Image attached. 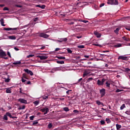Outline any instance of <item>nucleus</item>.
Wrapping results in <instances>:
<instances>
[{
	"label": "nucleus",
	"instance_id": "nucleus-39",
	"mask_svg": "<svg viewBox=\"0 0 130 130\" xmlns=\"http://www.w3.org/2000/svg\"><path fill=\"white\" fill-rule=\"evenodd\" d=\"M34 56V54H30L27 56V58H30V57H33Z\"/></svg>",
	"mask_w": 130,
	"mask_h": 130
},
{
	"label": "nucleus",
	"instance_id": "nucleus-6",
	"mask_svg": "<svg viewBox=\"0 0 130 130\" xmlns=\"http://www.w3.org/2000/svg\"><path fill=\"white\" fill-rule=\"evenodd\" d=\"M24 72H25V73H27V74H29L30 76H33L34 75L33 72L28 69H24Z\"/></svg>",
	"mask_w": 130,
	"mask_h": 130
},
{
	"label": "nucleus",
	"instance_id": "nucleus-22",
	"mask_svg": "<svg viewBox=\"0 0 130 130\" xmlns=\"http://www.w3.org/2000/svg\"><path fill=\"white\" fill-rule=\"evenodd\" d=\"M122 45L121 44H117L116 45H115L114 47H116V48H117L118 47H121Z\"/></svg>",
	"mask_w": 130,
	"mask_h": 130
},
{
	"label": "nucleus",
	"instance_id": "nucleus-51",
	"mask_svg": "<svg viewBox=\"0 0 130 130\" xmlns=\"http://www.w3.org/2000/svg\"><path fill=\"white\" fill-rule=\"evenodd\" d=\"M83 23H84L85 24H87V23H88L89 21L88 20H83L82 21Z\"/></svg>",
	"mask_w": 130,
	"mask_h": 130
},
{
	"label": "nucleus",
	"instance_id": "nucleus-53",
	"mask_svg": "<svg viewBox=\"0 0 130 130\" xmlns=\"http://www.w3.org/2000/svg\"><path fill=\"white\" fill-rule=\"evenodd\" d=\"M15 7H16L17 8H22V6L18 5H15Z\"/></svg>",
	"mask_w": 130,
	"mask_h": 130
},
{
	"label": "nucleus",
	"instance_id": "nucleus-59",
	"mask_svg": "<svg viewBox=\"0 0 130 130\" xmlns=\"http://www.w3.org/2000/svg\"><path fill=\"white\" fill-rule=\"evenodd\" d=\"M76 38H78V39H80V38H82L83 36H77Z\"/></svg>",
	"mask_w": 130,
	"mask_h": 130
},
{
	"label": "nucleus",
	"instance_id": "nucleus-17",
	"mask_svg": "<svg viewBox=\"0 0 130 130\" xmlns=\"http://www.w3.org/2000/svg\"><path fill=\"white\" fill-rule=\"evenodd\" d=\"M97 84L99 86H102L103 85V82H102L100 80H98Z\"/></svg>",
	"mask_w": 130,
	"mask_h": 130
},
{
	"label": "nucleus",
	"instance_id": "nucleus-60",
	"mask_svg": "<svg viewBox=\"0 0 130 130\" xmlns=\"http://www.w3.org/2000/svg\"><path fill=\"white\" fill-rule=\"evenodd\" d=\"M104 82H105V79H103L102 80V83H103V84H104Z\"/></svg>",
	"mask_w": 130,
	"mask_h": 130
},
{
	"label": "nucleus",
	"instance_id": "nucleus-50",
	"mask_svg": "<svg viewBox=\"0 0 130 130\" xmlns=\"http://www.w3.org/2000/svg\"><path fill=\"white\" fill-rule=\"evenodd\" d=\"M3 10H4V11H9V8H8V7H5L3 9Z\"/></svg>",
	"mask_w": 130,
	"mask_h": 130
},
{
	"label": "nucleus",
	"instance_id": "nucleus-64",
	"mask_svg": "<svg viewBox=\"0 0 130 130\" xmlns=\"http://www.w3.org/2000/svg\"><path fill=\"white\" fill-rule=\"evenodd\" d=\"M59 100H61V101H62L63 100H64V98H59Z\"/></svg>",
	"mask_w": 130,
	"mask_h": 130
},
{
	"label": "nucleus",
	"instance_id": "nucleus-20",
	"mask_svg": "<svg viewBox=\"0 0 130 130\" xmlns=\"http://www.w3.org/2000/svg\"><path fill=\"white\" fill-rule=\"evenodd\" d=\"M122 38L123 39V40H124V41H129V39L127 38L125 36L122 37Z\"/></svg>",
	"mask_w": 130,
	"mask_h": 130
},
{
	"label": "nucleus",
	"instance_id": "nucleus-48",
	"mask_svg": "<svg viewBox=\"0 0 130 130\" xmlns=\"http://www.w3.org/2000/svg\"><path fill=\"white\" fill-rule=\"evenodd\" d=\"M41 9H45V5H43L42 6H41Z\"/></svg>",
	"mask_w": 130,
	"mask_h": 130
},
{
	"label": "nucleus",
	"instance_id": "nucleus-54",
	"mask_svg": "<svg viewBox=\"0 0 130 130\" xmlns=\"http://www.w3.org/2000/svg\"><path fill=\"white\" fill-rule=\"evenodd\" d=\"M125 113H126V114L129 115L130 112H129V111H127L125 112Z\"/></svg>",
	"mask_w": 130,
	"mask_h": 130
},
{
	"label": "nucleus",
	"instance_id": "nucleus-21",
	"mask_svg": "<svg viewBox=\"0 0 130 130\" xmlns=\"http://www.w3.org/2000/svg\"><path fill=\"white\" fill-rule=\"evenodd\" d=\"M119 30H120V28H119V27L117 28L114 30L115 33H116V34L118 35V32L119 31Z\"/></svg>",
	"mask_w": 130,
	"mask_h": 130
},
{
	"label": "nucleus",
	"instance_id": "nucleus-15",
	"mask_svg": "<svg viewBox=\"0 0 130 130\" xmlns=\"http://www.w3.org/2000/svg\"><path fill=\"white\" fill-rule=\"evenodd\" d=\"M0 56H7V54L6 53V52L2 51L0 52Z\"/></svg>",
	"mask_w": 130,
	"mask_h": 130
},
{
	"label": "nucleus",
	"instance_id": "nucleus-23",
	"mask_svg": "<svg viewBox=\"0 0 130 130\" xmlns=\"http://www.w3.org/2000/svg\"><path fill=\"white\" fill-rule=\"evenodd\" d=\"M22 78L23 79H26V80H29L28 77H27V75H26V74H23L22 75Z\"/></svg>",
	"mask_w": 130,
	"mask_h": 130
},
{
	"label": "nucleus",
	"instance_id": "nucleus-9",
	"mask_svg": "<svg viewBox=\"0 0 130 130\" xmlns=\"http://www.w3.org/2000/svg\"><path fill=\"white\" fill-rule=\"evenodd\" d=\"M18 101L21 103H24V104H27V100H24V99H19Z\"/></svg>",
	"mask_w": 130,
	"mask_h": 130
},
{
	"label": "nucleus",
	"instance_id": "nucleus-5",
	"mask_svg": "<svg viewBox=\"0 0 130 130\" xmlns=\"http://www.w3.org/2000/svg\"><path fill=\"white\" fill-rule=\"evenodd\" d=\"M37 57H39L41 60H43V59H47L48 58V56L42 55V56H37Z\"/></svg>",
	"mask_w": 130,
	"mask_h": 130
},
{
	"label": "nucleus",
	"instance_id": "nucleus-33",
	"mask_svg": "<svg viewBox=\"0 0 130 130\" xmlns=\"http://www.w3.org/2000/svg\"><path fill=\"white\" fill-rule=\"evenodd\" d=\"M6 114H7V116H9L10 118H12V114H11L10 113L7 112Z\"/></svg>",
	"mask_w": 130,
	"mask_h": 130
},
{
	"label": "nucleus",
	"instance_id": "nucleus-62",
	"mask_svg": "<svg viewBox=\"0 0 130 130\" xmlns=\"http://www.w3.org/2000/svg\"><path fill=\"white\" fill-rule=\"evenodd\" d=\"M14 49L15 50H16V51H18L19 50V49L17 47H14Z\"/></svg>",
	"mask_w": 130,
	"mask_h": 130
},
{
	"label": "nucleus",
	"instance_id": "nucleus-27",
	"mask_svg": "<svg viewBox=\"0 0 130 130\" xmlns=\"http://www.w3.org/2000/svg\"><path fill=\"white\" fill-rule=\"evenodd\" d=\"M56 62L57 63H59L60 64H63V63H64V61H57Z\"/></svg>",
	"mask_w": 130,
	"mask_h": 130
},
{
	"label": "nucleus",
	"instance_id": "nucleus-37",
	"mask_svg": "<svg viewBox=\"0 0 130 130\" xmlns=\"http://www.w3.org/2000/svg\"><path fill=\"white\" fill-rule=\"evenodd\" d=\"M122 91H123V89H117L116 90V93H118L119 92H122Z\"/></svg>",
	"mask_w": 130,
	"mask_h": 130
},
{
	"label": "nucleus",
	"instance_id": "nucleus-32",
	"mask_svg": "<svg viewBox=\"0 0 130 130\" xmlns=\"http://www.w3.org/2000/svg\"><path fill=\"white\" fill-rule=\"evenodd\" d=\"M64 111H66V112H68V111H70V109H69V108L68 107H64L63 108Z\"/></svg>",
	"mask_w": 130,
	"mask_h": 130
},
{
	"label": "nucleus",
	"instance_id": "nucleus-47",
	"mask_svg": "<svg viewBox=\"0 0 130 130\" xmlns=\"http://www.w3.org/2000/svg\"><path fill=\"white\" fill-rule=\"evenodd\" d=\"M104 123H105V121L104 120H101V124H104Z\"/></svg>",
	"mask_w": 130,
	"mask_h": 130
},
{
	"label": "nucleus",
	"instance_id": "nucleus-12",
	"mask_svg": "<svg viewBox=\"0 0 130 130\" xmlns=\"http://www.w3.org/2000/svg\"><path fill=\"white\" fill-rule=\"evenodd\" d=\"M21 64L22 62H21V61H17L16 62H13V64L16 66V67H19Z\"/></svg>",
	"mask_w": 130,
	"mask_h": 130
},
{
	"label": "nucleus",
	"instance_id": "nucleus-56",
	"mask_svg": "<svg viewBox=\"0 0 130 130\" xmlns=\"http://www.w3.org/2000/svg\"><path fill=\"white\" fill-rule=\"evenodd\" d=\"M59 50H60V48H57L55 49V51H58Z\"/></svg>",
	"mask_w": 130,
	"mask_h": 130
},
{
	"label": "nucleus",
	"instance_id": "nucleus-29",
	"mask_svg": "<svg viewBox=\"0 0 130 130\" xmlns=\"http://www.w3.org/2000/svg\"><path fill=\"white\" fill-rule=\"evenodd\" d=\"M42 98L43 99V100H45L48 98V95H43L42 96Z\"/></svg>",
	"mask_w": 130,
	"mask_h": 130
},
{
	"label": "nucleus",
	"instance_id": "nucleus-13",
	"mask_svg": "<svg viewBox=\"0 0 130 130\" xmlns=\"http://www.w3.org/2000/svg\"><path fill=\"white\" fill-rule=\"evenodd\" d=\"M68 41V39L67 38H61L60 40L58 41V42H67Z\"/></svg>",
	"mask_w": 130,
	"mask_h": 130
},
{
	"label": "nucleus",
	"instance_id": "nucleus-30",
	"mask_svg": "<svg viewBox=\"0 0 130 130\" xmlns=\"http://www.w3.org/2000/svg\"><path fill=\"white\" fill-rule=\"evenodd\" d=\"M116 126L117 129H119V128H121V125L118 124H117L116 125Z\"/></svg>",
	"mask_w": 130,
	"mask_h": 130
},
{
	"label": "nucleus",
	"instance_id": "nucleus-52",
	"mask_svg": "<svg viewBox=\"0 0 130 130\" xmlns=\"http://www.w3.org/2000/svg\"><path fill=\"white\" fill-rule=\"evenodd\" d=\"M34 22H37L38 21V18L36 17L34 19Z\"/></svg>",
	"mask_w": 130,
	"mask_h": 130
},
{
	"label": "nucleus",
	"instance_id": "nucleus-57",
	"mask_svg": "<svg viewBox=\"0 0 130 130\" xmlns=\"http://www.w3.org/2000/svg\"><path fill=\"white\" fill-rule=\"evenodd\" d=\"M104 3H103L100 5V8H102V7L104 6Z\"/></svg>",
	"mask_w": 130,
	"mask_h": 130
},
{
	"label": "nucleus",
	"instance_id": "nucleus-40",
	"mask_svg": "<svg viewBox=\"0 0 130 130\" xmlns=\"http://www.w3.org/2000/svg\"><path fill=\"white\" fill-rule=\"evenodd\" d=\"M34 104H35V105H37H37H38V104H39V102L36 101L34 102Z\"/></svg>",
	"mask_w": 130,
	"mask_h": 130
},
{
	"label": "nucleus",
	"instance_id": "nucleus-14",
	"mask_svg": "<svg viewBox=\"0 0 130 130\" xmlns=\"http://www.w3.org/2000/svg\"><path fill=\"white\" fill-rule=\"evenodd\" d=\"M94 34L98 38H100V37H101V34H99L98 32L95 31Z\"/></svg>",
	"mask_w": 130,
	"mask_h": 130
},
{
	"label": "nucleus",
	"instance_id": "nucleus-1",
	"mask_svg": "<svg viewBox=\"0 0 130 130\" xmlns=\"http://www.w3.org/2000/svg\"><path fill=\"white\" fill-rule=\"evenodd\" d=\"M108 5H118V1L117 0H108Z\"/></svg>",
	"mask_w": 130,
	"mask_h": 130
},
{
	"label": "nucleus",
	"instance_id": "nucleus-44",
	"mask_svg": "<svg viewBox=\"0 0 130 130\" xmlns=\"http://www.w3.org/2000/svg\"><path fill=\"white\" fill-rule=\"evenodd\" d=\"M106 86H107V87H108L109 88V87H110V83H108V82H107L106 83Z\"/></svg>",
	"mask_w": 130,
	"mask_h": 130
},
{
	"label": "nucleus",
	"instance_id": "nucleus-43",
	"mask_svg": "<svg viewBox=\"0 0 130 130\" xmlns=\"http://www.w3.org/2000/svg\"><path fill=\"white\" fill-rule=\"evenodd\" d=\"M67 51H68V53H72L73 52L72 50H71L70 49H67Z\"/></svg>",
	"mask_w": 130,
	"mask_h": 130
},
{
	"label": "nucleus",
	"instance_id": "nucleus-2",
	"mask_svg": "<svg viewBox=\"0 0 130 130\" xmlns=\"http://www.w3.org/2000/svg\"><path fill=\"white\" fill-rule=\"evenodd\" d=\"M39 36L40 37H42V38H48V37H49V35L45 34L44 32L40 33Z\"/></svg>",
	"mask_w": 130,
	"mask_h": 130
},
{
	"label": "nucleus",
	"instance_id": "nucleus-11",
	"mask_svg": "<svg viewBox=\"0 0 130 130\" xmlns=\"http://www.w3.org/2000/svg\"><path fill=\"white\" fill-rule=\"evenodd\" d=\"M22 83H25V85H30L31 84V81H28L27 82H27V80H26V79H24V78H22V80H21Z\"/></svg>",
	"mask_w": 130,
	"mask_h": 130
},
{
	"label": "nucleus",
	"instance_id": "nucleus-58",
	"mask_svg": "<svg viewBox=\"0 0 130 130\" xmlns=\"http://www.w3.org/2000/svg\"><path fill=\"white\" fill-rule=\"evenodd\" d=\"M73 112H75V113H78L79 112V111H78L77 110H74L73 111Z\"/></svg>",
	"mask_w": 130,
	"mask_h": 130
},
{
	"label": "nucleus",
	"instance_id": "nucleus-7",
	"mask_svg": "<svg viewBox=\"0 0 130 130\" xmlns=\"http://www.w3.org/2000/svg\"><path fill=\"white\" fill-rule=\"evenodd\" d=\"M89 74L90 71H89V70H85L83 75V78H85V77L88 76V75H89Z\"/></svg>",
	"mask_w": 130,
	"mask_h": 130
},
{
	"label": "nucleus",
	"instance_id": "nucleus-49",
	"mask_svg": "<svg viewBox=\"0 0 130 130\" xmlns=\"http://www.w3.org/2000/svg\"><path fill=\"white\" fill-rule=\"evenodd\" d=\"M7 55H8L9 57H12V56H11V53L9 51L7 52Z\"/></svg>",
	"mask_w": 130,
	"mask_h": 130
},
{
	"label": "nucleus",
	"instance_id": "nucleus-41",
	"mask_svg": "<svg viewBox=\"0 0 130 130\" xmlns=\"http://www.w3.org/2000/svg\"><path fill=\"white\" fill-rule=\"evenodd\" d=\"M36 124H38V121H35L33 123H32V125H35Z\"/></svg>",
	"mask_w": 130,
	"mask_h": 130
},
{
	"label": "nucleus",
	"instance_id": "nucleus-8",
	"mask_svg": "<svg viewBox=\"0 0 130 130\" xmlns=\"http://www.w3.org/2000/svg\"><path fill=\"white\" fill-rule=\"evenodd\" d=\"M118 59H121L122 60H127V57L120 56L118 57Z\"/></svg>",
	"mask_w": 130,
	"mask_h": 130
},
{
	"label": "nucleus",
	"instance_id": "nucleus-63",
	"mask_svg": "<svg viewBox=\"0 0 130 130\" xmlns=\"http://www.w3.org/2000/svg\"><path fill=\"white\" fill-rule=\"evenodd\" d=\"M84 57H85L86 58H89V57H90V56L89 55H84Z\"/></svg>",
	"mask_w": 130,
	"mask_h": 130
},
{
	"label": "nucleus",
	"instance_id": "nucleus-19",
	"mask_svg": "<svg viewBox=\"0 0 130 130\" xmlns=\"http://www.w3.org/2000/svg\"><path fill=\"white\" fill-rule=\"evenodd\" d=\"M62 70V67H57L54 69V71H61Z\"/></svg>",
	"mask_w": 130,
	"mask_h": 130
},
{
	"label": "nucleus",
	"instance_id": "nucleus-36",
	"mask_svg": "<svg viewBox=\"0 0 130 130\" xmlns=\"http://www.w3.org/2000/svg\"><path fill=\"white\" fill-rule=\"evenodd\" d=\"M124 108H125V105L123 104L121 107H120V109L121 110H123V109H124Z\"/></svg>",
	"mask_w": 130,
	"mask_h": 130
},
{
	"label": "nucleus",
	"instance_id": "nucleus-45",
	"mask_svg": "<svg viewBox=\"0 0 130 130\" xmlns=\"http://www.w3.org/2000/svg\"><path fill=\"white\" fill-rule=\"evenodd\" d=\"M125 72H130V69L129 68H125Z\"/></svg>",
	"mask_w": 130,
	"mask_h": 130
},
{
	"label": "nucleus",
	"instance_id": "nucleus-10",
	"mask_svg": "<svg viewBox=\"0 0 130 130\" xmlns=\"http://www.w3.org/2000/svg\"><path fill=\"white\" fill-rule=\"evenodd\" d=\"M4 30L5 31H11V30H18V28H4Z\"/></svg>",
	"mask_w": 130,
	"mask_h": 130
},
{
	"label": "nucleus",
	"instance_id": "nucleus-38",
	"mask_svg": "<svg viewBox=\"0 0 130 130\" xmlns=\"http://www.w3.org/2000/svg\"><path fill=\"white\" fill-rule=\"evenodd\" d=\"M96 104H98V105H99V106H100V105H101V104H102L101 102H100V101H96Z\"/></svg>",
	"mask_w": 130,
	"mask_h": 130
},
{
	"label": "nucleus",
	"instance_id": "nucleus-16",
	"mask_svg": "<svg viewBox=\"0 0 130 130\" xmlns=\"http://www.w3.org/2000/svg\"><path fill=\"white\" fill-rule=\"evenodd\" d=\"M0 22L2 26H3V27H5V26H6V24H5V21H4V18L1 19Z\"/></svg>",
	"mask_w": 130,
	"mask_h": 130
},
{
	"label": "nucleus",
	"instance_id": "nucleus-61",
	"mask_svg": "<svg viewBox=\"0 0 130 130\" xmlns=\"http://www.w3.org/2000/svg\"><path fill=\"white\" fill-rule=\"evenodd\" d=\"M36 7L37 8H41V6H40V5H37L36 6Z\"/></svg>",
	"mask_w": 130,
	"mask_h": 130
},
{
	"label": "nucleus",
	"instance_id": "nucleus-55",
	"mask_svg": "<svg viewBox=\"0 0 130 130\" xmlns=\"http://www.w3.org/2000/svg\"><path fill=\"white\" fill-rule=\"evenodd\" d=\"M26 107L25 106H23L22 107L20 108L19 109H25Z\"/></svg>",
	"mask_w": 130,
	"mask_h": 130
},
{
	"label": "nucleus",
	"instance_id": "nucleus-4",
	"mask_svg": "<svg viewBox=\"0 0 130 130\" xmlns=\"http://www.w3.org/2000/svg\"><path fill=\"white\" fill-rule=\"evenodd\" d=\"M100 93L101 94V97H104V96H105V94H106L105 89L103 88L102 89H100Z\"/></svg>",
	"mask_w": 130,
	"mask_h": 130
},
{
	"label": "nucleus",
	"instance_id": "nucleus-24",
	"mask_svg": "<svg viewBox=\"0 0 130 130\" xmlns=\"http://www.w3.org/2000/svg\"><path fill=\"white\" fill-rule=\"evenodd\" d=\"M93 80H94V79H93V78H92V77L89 78L87 79V82L90 83V82H91V81H93Z\"/></svg>",
	"mask_w": 130,
	"mask_h": 130
},
{
	"label": "nucleus",
	"instance_id": "nucleus-3",
	"mask_svg": "<svg viewBox=\"0 0 130 130\" xmlns=\"http://www.w3.org/2000/svg\"><path fill=\"white\" fill-rule=\"evenodd\" d=\"M41 111L44 112V114L45 115V114H47L48 111H49V109H48V108H44L41 109Z\"/></svg>",
	"mask_w": 130,
	"mask_h": 130
},
{
	"label": "nucleus",
	"instance_id": "nucleus-26",
	"mask_svg": "<svg viewBox=\"0 0 130 130\" xmlns=\"http://www.w3.org/2000/svg\"><path fill=\"white\" fill-rule=\"evenodd\" d=\"M12 89L11 88H7L6 89V93H12Z\"/></svg>",
	"mask_w": 130,
	"mask_h": 130
},
{
	"label": "nucleus",
	"instance_id": "nucleus-25",
	"mask_svg": "<svg viewBox=\"0 0 130 130\" xmlns=\"http://www.w3.org/2000/svg\"><path fill=\"white\" fill-rule=\"evenodd\" d=\"M3 119L4 120H8V115H7V113H6V114L4 115V117H3Z\"/></svg>",
	"mask_w": 130,
	"mask_h": 130
},
{
	"label": "nucleus",
	"instance_id": "nucleus-31",
	"mask_svg": "<svg viewBox=\"0 0 130 130\" xmlns=\"http://www.w3.org/2000/svg\"><path fill=\"white\" fill-rule=\"evenodd\" d=\"M78 48H80V49H83V48H85V46L84 45H79L77 46Z\"/></svg>",
	"mask_w": 130,
	"mask_h": 130
},
{
	"label": "nucleus",
	"instance_id": "nucleus-35",
	"mask_svg": "<svg viewBox=\"0 0 130 130\" xmlns=\"http://www.w3.org/2000/svg\"><path fill=\"white\" fill-rule=\"evenodd\" d=\"M51 127H52V123H49V124L48 125V128H49V129L51 128Z\"/></svg>",
	"mask_w": 130,
	"mask_h": 130
},
{
	"label": "nucleus",
	"instance_id": "nucleus-28",
	"mask_svg": "<svg viewBox=\"0 0 130 130\" xmlns=\"http://www.w3.org/2000/svg\"><path fill=\"white\" fill-rule=\"evenodd\" d=\"M81 81H83V78H80L78 80V81L75 83V84L76 85H78L79 84V83H81Z\"/></svg>",
	"mask_w": 130,
	"mask_h": 130
},
{
	"label": "nucleus",
	"instance_id": "nucleus-42",
	"mask_svg": "<svg viewBox=\"0 0 130 130\" xmlns=\"http://www.w3.org/2000/svg\"><path fill=\"white\" fill-rule=\"evenodd\" d=\"M35 117V116H31L29 117L30 120H33L34 119Z\"/></svg>",
	"mask_w": 130,
	"mask_h": 130
},
{
	"label": "nucleus",
	"instance_id": "nucleus-18",
	"mask_svg": "<svg viewBox=\"0 0 130 130\" xmlns=\"http://www.w3.org/2000/svg\"><path fill=\"white\" fill-rule=\"evenodd\" d=\"M9 39H11V40H16V37L14 36H10L8 37Z\"/></svg>",
	"mask_w": 130,
	"mask_h": 130
},
{
	"label": "nucleus",
	"instance_id": "nucleus-46",
	"mask_svg": "<svg viewBox=\"0 0 130 130\" xmlns=\"http://www.w3.org/2000/svg\"><path fill=\"white\" fill-rule=\"evenodd\" d=\"M70 92H72V90H68L66 93L68 95H70Z\"/></svg>",
	"mask_w": 130,
	"mask_h": 130
},
{
	"label": "nucleus",
	"instance_id": "nucleus-34",
	"mask_svg": "<svg viewBox=\"0 0 130 130\" xmlns=\"http://www.w3.org/2000/svg\"><path fill=\"white\" fill-rule=\"evenodd\" d=\"M57 58H58V59H66V57L58 56Z\"/></svg>",
	"mask_w": 130,
	"mask_h": 130
}]
</instances>
